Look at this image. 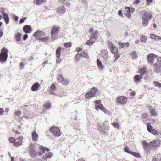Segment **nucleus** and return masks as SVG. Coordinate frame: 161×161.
<instances>
[{
	"mask_svg": "<svg viewBox=\"0 0 161 161\" xmlns=\"http://www.w3.org/2000/svg\"><path fill=\"white\" fill-rule=\"evenodd\" d=\"M157 161H161V155L158 154L157 156Z\"/></svg>",
	"mask_w": 161,
	"mask_h": 161,
	"instance_id": "obj_53",
	"label": "nucleus"
},
{
	"mask_svg": "<svg viewBox=\"0 0 161 161\" xmlns=\"http://www.w3.org/2000/svg\"><path fill=\"white\" fill-rule=\"evenodd\" d=\"M40 87L39 84L38 83L36 82L32 85L31 90L32 91H36L38 90Z\"/></svg>",
	"mask_w": 161,
	"mask_h": 161,
	"instance_id": "obj_22",
	"label": "nucleus"
},
{
	"mask_svg": "<svg viewBox=\"0 0 161 161\" xmlns=\"http://www.w3.org/2000/svg\"><path fill=\"white\" fill-rule=\"evenodd\" d=\"M49 151V149L45 147L40 146L39 148V153L40 154H42L45 152V151Z\"/></svg>",
	"mask_w": 161,
	"mask_h": 161,
	"instance_id": "obj_24",
	"label": "nucleus"
},
{
	"mask_svg": "<svg viewBox=\"0 0 161 161\" xmlns=\"http://www.w3.org/2000/svg\"><path fill=\"white\" fill-rule=\"evenodd\" d=\"M100 36L99 35L98 31L97 30L95 31L92 34L91 38L92 39L93 41H95V42L98 41Z\"/></svg>",
	"mask_w": 161,
	"mask_h": 161,
	"instance_id": "obj_17",
	"label": "nucleus"
},
{
	"mask_svg": "<svg viewBox=\"0 0 161 161\" xmlns=\"http://www.w3.org/2000/svg\"><path fill=\"white\" fill-rule=\"evenodd\" d=\"M118 15L120 16H123V14L121 10H119L118 12Z\"/></svg>",
	"mask_w": 161,
	"mask_h": 161,
	"instance_id": "obj_62",
	"label": "nucleus"
},
{
	"mask_svg": "<svg viewBox=\"0 0 161 161\" xmlns=\"http://www.w3.org/2000/svg\"><path fill=\"white\" fill-rule=\"evenodd\" d=\"M39 136L36 131H34L31 134V139L33 142H36L38 140Z\"/></svg>",
	"mask_w": 161,
	"mask_h": 161,
	"instance_id": "obj_19",
	"label": "nucleus"
},
{
	"mask_svg": "<svg viewBox=\"0 0 161 161\" xmlns=\"http://www.w3.org/2000/svg\"><path fill=\"white\" fill-rule=\"evenodd\" d=\"M154 85L155 86L158 87H161V83L158 82L154 81Z\"/></svg>",
	"mask_w": 161,
	"mask_h": 161,
	"instance_id": "obj_47",
	"label": "nucleus"
},
{
	"mask_svg": "<svg viewBox=\"0 0 161 161\" xmlns=\"http://www.w3.org/2000/svg\"><path fill=\"white\" fill-rule=\"evenodd\" d=\"M3 18L4 20L5 21L6 23L7 24H8L9 22V18L8 17V14H6V15L3 16Z\"/></svg>",
	"mask_w": 161,
	"mask_h": 161,
	"instance_id": "obj_35",
	"label": "nucleus"
},
{
	"mask_svg": "<svg viewBox=\"0 0 161 161\" xmlns=\"http://www.w3.org/2000/svg\"><path fill=\"white\" fill-rule=\"evenodd\" d=\"M12 131L14 132L16 134H20V133L18 132V131L15 129H13L12 130Z\"/></svg>",
	"mask_w": 161,
	"mask_h": 161,
	"instance_id": "obj_57",
	"label": "nucleus"
},
{
	"mask_svg": "<svg viewBox=\"0 0 161 161\" xmlns=\"http://www.w3.org/2000/svg\"><path fill=\"white\" fill-rule=\"evenodd\" d=\"M95 103L96 104L95 105L96 109L97 110L100 109L105 114L110 115L111 113L109 111L107 110L100 103V100H97L95 101Z\"/></svg>",
	"mask_w": 161,
	"mask_h": 161,
	"instance_id": "obj_2",
	"label": "nucleus"
},
{
	"mask_svg": "<svg viewBox=\"0 0 161 161\" xmlns=\"http://www.w3.org/2000/svg\"><path fill=\"white\" fill-rule=\"evenodd\" d=\"M143 77L140 75H136L134 76V82L136 84H138L142 78Z\"/></svg>",
	"mask_w": 161,
	"mask_h": 161,
	"instance_id": "obj_20",
	"label": "nucleus"
},
{
	"mask_svg": "<svg viewBox=\"0 0 161 161\" xmlns=\"http://www.w3.org/2000/svg\"><path fill=\"white\" fill-rule=\"evenodd\" d=\"M57 12L59 14H63L66 12L65 8L62 6L58 7L57 9Z\"/></svg>",
	"mask_w": 161,
	"mask_h": 161,
	"instance_id": "obj_18",
	"label": "nucleus"
},
{
	"mask_svg": "<svg viewBox=\"0 0 161 161\" xmlns=\"http://www.w3.org/2000/svg\"><path fill=\"white\" fill-rule=\"evenodd\" d=\"M148 61L149 63L152 64L157 60V56L153 54H150L147 57Z\"/></svg>",
	"mask_w": 161,
	"mask_h": 161,
	"instance_id": "obj_12",
	"label": "nucleus"
},
{
	"mask_svg": "<svg viewBox=\"0 0 161 161\" xmlns=\"http://www.w3.org/2000/svg\"><path fill=\"white\" fill-rule=\"evenodd\" d=\"M67 95V93L66 92L64 91H61L59 94V96L61 97H63Z\"/></svg>",
	"mask_w": 161,
	"mask_h": 161,
	"instance_id": "obj_48",
	"label": "nucleus"
},
{
	"mask_svg": "<svg viewBox=\"0 0 161 161\" xmlns=\"http://www.w3.org/2000/svg\"><path fill=\"white\" fill-rule=\"evenodd\" d=\"M43 0H36V3L37 5H40L44 2Z\"/></svg>",
	"mask_w": 161,
	"mask_h": 161,
	"instance_id": "obj_50",
	"label": "nucleus"
},
{
	"mask_svg": "<svg viewBox=\"0 0 161 161\" xmlns=\"http://www.w3.org/2000/svg\"><path fill=\"white\" fill-rule=\"evenodd\" d=\"M147 126L148 131L150 132V131L153 129V127L150 124L148 123L147 124Z\"/></svg>",
	"mask_w": 161,
	"mask_h": 161,
	"instance_id": "obj_41",
	"label": "nucleus"
},
{
	"mask_svg": "<svg viewBox=\"0 0 161 161\" xmlns=\"http://www.w3.org/2000/svg\"><path fill=\"white\" fill-rule=\"evenodd\" d=\"M130 154L133 155L134 157L137 158H139L140 157V155L139 153L136 152H133L132 151L131 152Z\"/></svg>",
	"mask_w": 161,
	"mask_h": 161,
	"instance_id": "obj_36",
	"label": "nucleus"
},
{
	"mask_svg": "<svg viewBox=\"0 0 161 161\" xmlns=\"http://www.w3.org/2000/svg\"><path fill=\"white\" fill-rule=\"evenodd\" d=\"M128 100L127 98L124 96H120L117 97L116 101L119 105H123L126 104Z\"/></svg>",
	"mask_w": 161,
	"mask_h": 161,
	"instance_id": "obj_6",
	"label": "nucleus"
},
{
	"mask_svg": "<svg viewBox=\"0 0 161 161\" xmlns=\"http://www.w3.org/2000/svg\"><path fill=\"white\" fill-rule=\"evenodd\" d=\"M25 64L23 62H21L20 64L19 67L21 69H22L24 67Z\"/></svg>",
	"mask_w": 161,
	"mask_h": 161,
	"instance_id": "obj_55",
	"label": "nucleus"
},
{
	"mask_svg": "<svg viewBox=\"0 0 161 161\" xmlns=\"http://www.w3.org/2000/svg\"><path fill=\"white\" fill-rule=\"evenodd\" d=\"M141 41L142 42H145L147 41V37L143 35H142L141 38Z\"/></svg>",
	"mask_w": 161,
	"mask_h": 161,
	"instance_id": "obj_40",
	"label": "nucleus"
},
{
	"mask_svg": "<svg viewBox=\"0 0 161 161\" xmlns=\"http://www.w3.org/2000/svg\"><path fill=\"white\" fill-rule=\"evenodd\" d=\"M5 9L4 8H1L0 11H1V13L3 15V16L7 14V13H5Z\"/></svg>",
	"mask_w": 161,
	"mask_h": 161,
	"instance_id": "obj_49",
	"label": "nucleus"
},
{
	"mask_svg": "<svg viewBox=\"0 0 161 161\" xmlns=\"http://www.w3.org/2000/svg\"><path fill=\"white\" fill-rule=\"evenodd\" d=\"M14 114L17 116H19L21 114V112L20 111H18L15 113Z\"/></svg>",
	"mask_w": 161,
	"mask_h": 161,
	"instance_id": "obj_54",
	"label": "nucleus"
},
{
	"mask_svg": "<svg viewBox=\"0 0 161 161\" xmlns=\"http://www.w3.org/2000/svg\"><path fill=\"white\" fill-rule=\"evenodd\" d=\"M108 44L112 53H116L118 52V49L111 42H108Z\"/></svg>",
	"mask_w": 161,
	"mask_h": 161,
	"instance_id": "obj_16",
	"label": "nucleus"
},
{
	"mask_svg": "<svg viewBox=\"0 0 161 161\" xmlns=\"http://www.w3.org/2000/svg\"><path fill=\"white\" fill-rule=\"evenodd\" d=\"M119 45L120 46V48H122L124 47V44L123 43H121L120 42H119Z\"/></svg>",
	"mask_w": 161,
	"mask_h": 161,
	"instance_id": "obj_59",
	"label": "nucleus"
},
{
	"mask_svg": "<svg viewBox=\"0 0 161 161\" xmlns=\"http://www.w3.org/2000/svg\"><path fill=\"white\" fill-rule=\"evenodd\" d=\"M95 42V41H93L92 39L90 38V39L88 40L86 42V44L89 46L92 45Z\"/></svg>",
	"mask_w": 161,
	"mask_h": 161,
	"instance_id": "obj_32",
	"label": "nucleus"
},
{
	"mask_svg": "<svg viewBox=\"0 0 161 161\" xmlns=\"http://www.w3.org/2000/svg\"><path fill=\"white\" fill-rule=\"evenodd\" d=\"M72 45L71 43L70 42L69 43H65L64 44V46L66 47L69 48Z\"/></svg>",
	"mask_w": 161,
	"mask_h": 161,
	"instance_id": "obj_51",
	"label": "nucleus"
},
{
	"mask_svg": "<svg viewBox=\"0 0 161 161\" xmlns=\"http://www.w3.org/2000/svg\"><path fill=\"white\" fill-rule=\"evenodd\" d=\"M51 89L53 90H55L56 89L55 85L53 84H52L51 86Z\"/></svg>",
	"mask_w": 161,
	"mask_h": 161,
	"instance_id": "obj_56",
	"label": "nucleus"
},
{
	"mask_svg": "<svg viewBox=\"0 0 161 161\" xmlns=\"http://www.w3.org/2000/svg\"><path fill=\"white\" fill-rule=\"evenodd\" d=\"M50 130L56 137L59 136L60 135V132L59 128L56 127H52L50 128Z\"/></svg>",
	"mask_w": 161,
	"mask_h": 161,
	"instance_id": "obj_10",
	"label": "nucleus"
},
{
	"mask_svg": "<svg viewBox=\"0 0 161 161\" xmlns=\"http://www.w3.org/2000/svg\"><path fill=\"white\" fill-rule=\"evenodd\" d=\"M59 29V26H54L52 28L51 33L53 38H55L57 36Z\"/></svg>",
	"mask_w": 161,
	"mask_h": 161,
	"instance_id": "obj_11",
	"label": "nucleus"
},
{
	"mask_svg": "<svg viewBox=\"0 0 161 161\" xmlns=\"http://www.w3.org/2000/svg\"><path fill=\"white\" fill-rule=\"evenodd\" d=\"M34 36L38 38L40 40L41 38L45 36V33L42 31L38 30L34 34Z\"/></svg>",
	"mask_w": 161,
	"mask_h": 161,
	"instance_id": "obj_13",
	"label": "nucleus"
},
{
	"mask_svg": "<svg viewBox=\"0 0 161 161\" xmlns=\"http://www.w3.org/2000/svg\"><path fill=\"white\" fill-rule=\"evenodd\" d=\"M108 124V122L107 121L104 122V125L101 124H98L97 127L98 130L102 134H106L107 132L104 130V129L108 130L110 128L109 126L105 125H107Z\"/></svg>",
	"mask_w": 161,
	"mask_h": 161,
	"instance_id": "obj_3",
	"label": "nucleus"
},
{
	"mask_svg": "<svg viewBox=\"0 0 161 161\" xmlns=\"http://www.w3.org/2000/svg\"><path fill=\"white\" fill-rule=\"evenodd\" d=\"M97 64L100 70H103V69L104 68V66L103 65L102 62L99 59H97Z\"/></svg>",
	"mask_w": 161,
	"mask_h": 161,
	"instance_id": "obj_23",
	"label": "nucleus"
},
{
	"mask_svg": "<svg viewBox=\"0 0 161 161\" xmlns=\"http://www.w3.org/2000/svg\"><path fill=\"white\" fill-rule=\"evenodd\" d=\"M98 90L96 88L93 87L92 88L90 91L88 92L86 95V98H91L95 96L97 93Z\"/></svg>",
	"mask_w": 161,
	"mask_h": 161,
	"instance_id": "obj_8",
	"label": "nucleus"
},
{
	"mask_svg": "<svg viewBox=\"0 0 161 161\" xmlns=\"http://www.w3.org/2000/svg\"><path fill=\"white\" fill-rule=\"evenodd\" d=\"M80 56L82 57H84L86 58H88V55L87 53L84 51H82L81 52L80 54Z\"/></svg>",
	"mask_w": 161,
	"mask_h": 161,
	"instance_id": "obj_38",
	"label": "nucleus"
},
{
	"mask_svg": "<svg viewBox=\"0 0 161 161\" xmlns=\"http://www.w3.org/2000/svg\"><path fill=\"white\" fill-rule=\"evenodd\" d=\"M8 140L9 142L11 143H13L14 145V143L15 141H16V139L14 137H10L9 138Z\"/></svg>",
	"mask_w": 161,
	"mask_h": 161,
	"instance_id": "obj_42",
	"label": "nucleus"
},
{
	"mask_svg": "<svg viewBox=\"0 0 161 161\" xmlns=\"http://www.w3.org/2000/svg\"><path fill=\"white\" fill-rule=\"evenodd\" d=\"M150 37L152 40L157 41L158 40H161V37L159 36L154 34H151Z\"/></svg>",
	"mask_w": 161,
	"mask_h": 161,
	"instance_id": "obj_21",
	"label": "nucleus"
},
{
	"mask_svg": "<svg viewBox=\"0 0 161 161\" xmlns=\"http://www.w3.org/2000/svg\"><path fill=\"white\" fill-rule=\"evenodd\" d=\"M147 69L145 67H143L142 68H140L139 70V73L140 74V75L143 76L145 75V73L147 72Z\"/></svg>",
	"mask_w": 161,
	"mask_h": 161,
	"instance_id": "obj_27",
	"label": "nucleus"
},
{
	"mask_svg": "<svg viewBox=\"0 0 161 161\" xmlns=\"http://www.w3.org/2000/svg\"><path fill=\"white\" fill-rule=\"evenodd\" d=\"M150 112L152 115L155 116L157 115V114L154 109H152L150 110Z\"/></svg>",
	"mask_w": 161,
	"mask_h": 161,
	"instance_id": "obj_44",
	"label": "nucleus"
},
{
	"mask_svg": "<svg viewBox=\"0 0 161 161\" xmlns=\"http://www.w3.org/2000/svg\"><path fill=\"white\" fill-rule=\"evenodd\" d=\"M52 156L53 154L52 153H46L45 156L43 157V158L45 159H49Z\"/></svg>",
	"mask_w": 161,
	"mask_h": 161,
	"instance_id": "obj_30",
	"label": "nucleus"
},
{
	"mask_svg": "<svg viewBox=\"0 0 161 161\" xmlns=\"http://www.w3.org/2000/svg\"><path fill=\"white\" fill-rule=\"evenodd\" d=\"M4 112V110L3 108H0V116L3 115V113Z\"/></svg>",
	"mask_w": 161,
	"mask_h": 161,
	"instance_id": "obj_61",
	"label": "nucleus"
},
{
	"mask_svg": "<svg viewBox=\"0 0 161 161\" xmlns=\"http://www.w3.org/2000/svg\"><path fill=\"white\" fill-rule=\"evenodd\" d=\"M131 56L132 59H135L137 57V53L135 52H133L131 54Z\"/></svg>",
	"mask_w": 161,
	"mask_h": 161,
	"instance_id": "obj_37",
	"label": "nucleus"
},
{
	"mask_svg": "<svg viewBox=\"0 0 161 161\" xmlns=\"http://www.w3.org/2000/svg\"><path fill=\"white\" fill-rule=\"evenodd\" d=\"M80 55L79 53H77L75 57V60L76 61H79L80 58Z\"/></svg>",
	"mask_w": 161,
	"mask_h": 161,
	"instance_id": "obj_45",
	"label": "nucleus"
},
{
	"mask_svg": "<svg viewBox=\"0 0 161 161\" xmlns=\"http://www.w3.org/2000/svg\"><path fill=\"white\" fill-rule=\"evenodd\" d=\"M44 106L45 108H46L50 109L51 106L50 102H47L44 105Z\"/></svg>",
	"mask_w": 161,
	"mask_h": 161,
	"instance_id": "obj_39",
	"label": "nucleus"
},
{
	"mask_svg": "<svg viewBox=\"0 0 161 161\" xmlns=\"http://www.w3.org/2000/svg\"><path fill=\"white\" fill-rule=\"evenodd\" d=\"M82 48H81L78 47L76 48V50L78 52H79L81 51L82 50Z\"/></svg>",
	"mask_w": 161,
	"mask_h": 161,
	"instance_id": "obj_58",
	"label": "nucleus"
},
{
	"mask_svg": "<svg viewBox=\"0 0 161 161\" xmlns=\"http://www.w3.org/2000/svg\"><path fill=\"white\" fill-rule=\"evenodd\" d=\"M161 143V141L159 140H153L150 142V144L151 146L153 148L158 147Z\"/></svg>",
	"mask_w": 161,
	"mask_h": 161,
	"instance_id": "obj_15",
	"label": "nucleus"
},
{
	"mask_svg": "<svg viewBox=\"0 0 161 161\" xmlns=\"http://www.w3.org/2000/svg\"><path fill=\"white\" fill-rule=\"evenodd\" d=\"M31 27L28 25L24 26L23 28V30L25 33H28L31 30Z\"/></svg>",
	"mask_w": 161,
	"mask_h": 161,
	"instance_id": "obj_25",
	"label": "nucleus"
},
{
	"mask_svg": "<svg viewBox=\"0 0 161 161\" xmlns=\"http://www.w3.org/2000/svg\"><path fill=\"white\" fill-rule=\"evenodd\" d=\"M17 139L19 141H22V140L23 139V137L22 136H19L18 138Z\"/></svg>",
	"mask_w": 161,
	"mask_h": 161,
	"instance_id": "obj_64",
	"label": "nucleus"
},
{
	"mask_svg": "<svg viewBox=\"0 0 161 161\" xmlns=\"http://www.w3.org/2000/svg\"><path fill=\"white\" fill-rule=\"evenodd\" d=\"M100 55L102 58L106 60H108L109 59V56L108 55V52L106 50H102L101 52Z\"/></svg>",
	"mask_w": 161,
	"mask_h": 161,
	"instance_id": "obj_14",
	"label": "nucleus"
},
{
	"mask_svg": "<svg viewBox=\"0 0 161 161\" xmlns=\"http://www.w3.org/2000/svg\"><path fill=\"white\" fill-rule=\"evenodd\" d=\"M113 126L115 128H117V129H119L120 127V125L117 122H114L112 124Z\"/></svg>",
	"mask_w": 161,
	"mask_h": 161,
	"instance_id": "obj_43",
	"label": "nucleus"
},
{
	"mask_svg": "<svg viewBox=\"0 0 161 161\" xmlns=\"http://www.w3.org/2000/svg\"><path fill=\"white\" fill-rule=\"evenodd\" d=\"M150 133H152L154 135H159V132L158 130L153 129L150 132Z\"/></svg>",
	"mask_w": 161,
	"mask_h": 161,
	"instance_id": "obj_34",
	"label": "nucleus"
},
{
	"mask_svg": "<svg viewBox=\"0 0 161 161\" xmlns=\"http://www.w3.org/2000/svg\"><path fill=\"white\" fill-rule=\"evenodd\" d=\"M26 150L29 151L30 155L32 157L34 158L36 156L37 153L36 150L35 146L33 143H31L29 145Z\"/></svg>",
	"mask_w": 161,
	"mask_h": 161,
	"instance_id": "obj_5",
	"label": "nucleus"
},
{
	"mask_svg": "<svg viewBox=\"0 0 161 161\" xmlns=\"http://www.w3.org/2000/svg\"><path fill=\"white\" fill-rule=\"evenodd\" d=\"M142 145L144 147V149H147L149 147V144L146 141L143 140L142 141Z\"/></svg>",
	"mask_w": 161,
	"mask_h": 161,
	"instance_id": "obj_31",
	"label": "nucleus"
},
{
	"mask_svg": "<svg viewBox=\"0 0 161 161\" xmlns=\"http://www.w3.org/2000/svg\"><path fill=\"white\" fill-rule=\"evenodd\" d=\"M48 40H49V38L48 37H45V36H44V37L41 38L39 40H41L42 42H45L48 41Z\"/></svg>",
	"mask_w": 161,
	"mask_h": 161,
	"instance_id": "obj_46",
	"label": "nucleus"
},
{
	"mask_svg": "<svg viewBox=\"0 0 161 161\" xmlns=\"http://www.w3.org/2000/svg\"><path fill=\"white\" fill-rule=\"evenodd\" d=\"M153 69L155 72H158L161 70V57L157 58L153 64Z\"/></svg>",
	"mask_w": 161,
	"mask_h": 161,
	"instance_id": "obj_7",
	"label": "nucleus"
},
{
	"mask_svg": "<svg viewBox=\"0 0 161 161\" xmlns=\"http://www.w3.org/2000/svg\"><path fill=\"white\" fill-rule=\"evenodd\" d=\"M18 139H16V141L14 143V146L18 147L21 146L22 144V141H18Z\"/></svg>",
	"mask_w": 161,
	"mask_h": 161,
	"instance_id": "obj_28",
	"label": "nucleus"
},
{
	"mask_svg": "<svg viewBox=\"0 0 161 161\" xmlns=\"http://www.w3.org/2000/svg\"><path fill=\"white\" fill-rule=\"evenodd\" d=\"M125 12L124 13V15L127 18H129L131 16V12L128 7H125Z\"/></svg>",
	"mask_w": 161,
	"mask_h": 161,
	"instance_id": "obj_26",
	"label": "nucleus"
},
{
	"mask_svg": "<svg viewBox=\"0 0 161 161\" xmlns=\"http://www.w3.org/2000/svg\"><path fill=\"white\" fill-rule=\"evenodd\" d=\"M136 94V93L134 92H131L130 93V95L131 96L133 97Z\"/></svg>",
	"mask_w": 161,
	"mask_h": 161,
	"instance_id": "obj_63",
	"label": "nucleus"
},
{
	"mask_svg": "<svg viewBox=\"0 0 161 161\" xmlns=\"http://www.w3.org/2000/svg\"><path fill=\"white\" fill-rule=\"evenodd\" d=\"M8 52V50L5 48H3L2 49L0 54V62H5L7 61Z\"/></svg>",
	"mask_w": 161,
	"mask_h": 161,
	"instance_id": "obj_4",
	"label": "nucleus"
},
{
	"mask_svg": "<svg viewBox=\"0 0 161 161\" xmlns=\"http://www.w3.org/2000/svg\"><path fill=\"white\" fill-rule=\"evenodd\" d=\"M21 34L19 32L18 33L16 34L15 36V39L17 41L19 42L20 41L21 39Z\"/></svg>",
	"mask_w": 161,
	"mask_h": 161,
	"instance_id": "obj_33",
	"label": "nucleus"
},
{
	"mask_svg": "<svg viewBox=\"0 0 161 161\" xmlns=\"http://www.w3.org/2000/svg\"><path fill=\"white\" fill-rule=\"evenodd\" d=\"M142 18V22L143 25L147 26L148 25L149 21L151 18V15L146 10L140 11L139 12Z\"/></svg>",
	"mask_w": 161,
	"mask_h": 161,
	"instance_id": "obj_1",
	"label": "nucleus"
},
{
	"mask_svg": "<svg viewBox=\"0 0 161 161\" xmlns=\"http://www.w3.org/2000/svg\"><path fill=\"white\" fill-rule=\"evenodd\" d=\"M124 47H126L127 48L130 46V44L128 42L126 43H124Z\"/></svg>",
	"mask_w": 161,
	"mask_h": 161,
	"instance_id": "obj_60",
	"label": "nucleus"
},
{
	"mask_svg": "<svg viewBox=\"0 0 161 161\" xmlns=\"http://www.w3.org/2000/svg\"><path fill=\"white\" fill-rule=\"evenodd\" d=\"M61 48L60 47H59L56 50V55L58 59L60 57L61 55Z\"/></svg>",
	"mask_w": 161,
	"mask_h": 161,
	"instance_id": "obj_29",
	"label": "nucleus"
},
{
	"mask_svg": "<svg viewBox=\"0 0 161 161\" xmlns=\"http://www.w3.org/2000/svg\"><path fill=\"white\" fill-rule=\"evenodd\" d=\"M58 81L59 83H62L64 86H66L69 82L68 79L63 78L61 74L58 76Z\"/></svg>",
	"mask_w": 161,
	"mask_h": 161,
	"instance_id": "obj_9",
	"label": "nucleus"
},
{
	"mask_svg": "<svg viewBox=\"0 0 161 161\" xmlns=\"http://www.w3.org/2000/svg\"><path fill=\"white\" fill-rule=\"evenodd\" d=\"M124 150L125 152L130 154H131V152H132L130 151V149L127 147L124 148Z\"/></svg>",
	"mask_w": 161,
	"mask_h": 161,
	"instance_id": "obj_52",
	"label": "nucleus"
}]
</instances>
